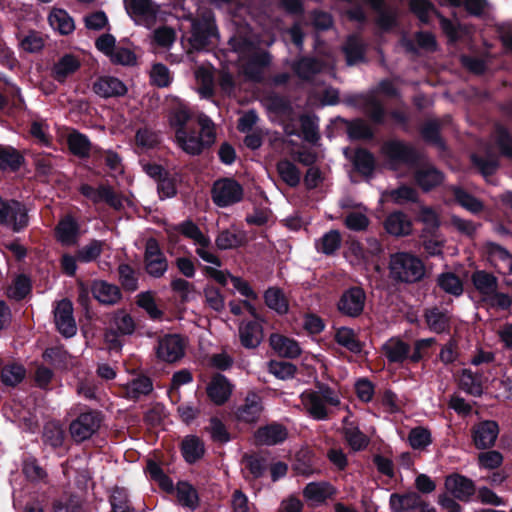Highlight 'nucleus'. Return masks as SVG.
I'll return each instance as SVG.
<instances>
[{
  "instance_id": "1",
  "label": "nucleus",
  "mask_w": 512,
  "mask_h": 512,
  "mask_svg": "<svg viewBox=\"0 0 512 512\" xmlns=\"http://www.w3.org/2000/svg\"><path fill=\"white\" fill-rule=\"evenodd\" d=\"M201 132L196 136L194 132L187 129L176 130V140L181 149L190 155H198L205 148L214 144L216 139L215 127L212 121L205 115L199 117Z\"/></svg>"
},
{
  "instance_id": "2",
  "label": "nucleus",
  "mask_w": 512,
  "mask_h": 512,
  "mask_svg": "<svg viewBox=\"0 0 512 512\" xmlns=\"http://www.w3.org/2000/svg\"><path fill=\"white\" fill-rule=\"evenodd\" d=\"M301 403L306 412L315 420H325L328 417L326 404L338 406L339 394L327 385H319L317 391L306 390L301 396Z\"/></svg>"
},
{
  "instance_id": "3",
  "label": "nucleus",
  "mask_w": 512,
  "mask_h": 512,
  "mask_svg": "<svg viewBox=\"0 0 512 512\" xmlns=\"http://www.w3.org/2000/svg\"><path fill=\"white\" fill-rule=\"evenodd\" d=\"M391 274L400 281L416 282L425 274L423 262L416 256L400 252L391 256Z\"/></svg>"
},
{
  "instance_id": "4",
  "label": "nucleus",
  "mask_w": 512,
  "mask_h": 512,
  "mask_svg": "<svg viewBox=\"0 0 512 512\" xmlns=\"http://www.w3.org/2000/svg\"><path fill=\"white\" fill-rule=\"evenodd\" d=\"M233 41V48L239 54L244 73L253 80H259L262 69L270 62L269 54L257 51L250 43L241 44L235 39Z\"/></svg>"
},
{
  "instance_id": "5",
  "label": "nucleus",
  "mask_w": 512,
  "mask_h": 512,
  "mask_svg": "<svg viewBox=\"0 0 512 512\" xmlns=\"http://www.w3.org/2000/svg\"><path fill=\"white\" fill-rule=\"evenodd\" d=\"M135 328V321L130 314L124 310L115 311L111 314L109 326L104 334L105 342L110 349L119 350L121 348L119 337L133 334Z\"/></svg>"
},
{
  "instance_id": "6",
  "label": "nucleus",
  "mask_w": 512,
  "mask_h": 512,
  "mask_svg": "<svg viewBox=\"0 0 512 512\" xmlns=\"http://www.w3.org/2000/svg\"><path fill=\"white\" fill-rule=\"evenodd\" d=\"M129 17L136 25L152 28L161 13L160 6L153 0H124Z\"/></svg>"
},
{
  "instance_id": "7",
  "label": "nucleus",
  "mask_w": 512,
  "mask_h": 512,
  "mask_svg": "<svg viewBox=\"0 0 512 512\" xmlns=\"http://www.w3.org/2000/svg\"><path fill=\"white\" fill-rule=\"evenodd\" d=\"M205 271L209 277L213 278L215 281L222 285H226L228 279H230L234 289L237 290L242 296L246 297V300L243 301L244 308L253 317H257V309L251 302V300H255L257 298V294L253 291L247 281L240 277L232 276L227 271H222L214 267H206Z\"/></svg>"
},
{
  "instance_id": "8",
  "label": "nucleus",
  "mask_w": 512,
  "mask_h": 512,
  "mask_svg": "<svg viewBox=\"0 0 512 512\" xmlns=\"http://www.w3.org/2000/svg\"><path fill=\"white\" fill-rule=\"evenodd\" d=\"M191 45L201 50L212 37H216L214 16L210 10H204L201 17L191 19Z\"/></svg>"
},
{
  "instance_id": "9",
  "label": "nucleus",
  "mask_w": 512,
  "mask_h": 512,
  "mask_svg": "<svg viewBox=\"0 0 512 512\" xmlns=\"http://www.w3.org/2000/svg\"><path fill=\"white\" fill-rule=\"evenodd\" d=\"M211 193L213 202L224 208L240 202L244 192L237 181L223 178L214 182Z\"/></svg>"
},
{
  "instance_id": "10",
  "label": "nucleus",
  "mask_w": 512,
  "mask_h": 512,
  "mask_svg": "<svg viewBox=\"0 0 512 512\" xmlns=\"http://www.w3.org/2000/svg\"><path fill=\"white\" fill-rule=\"evenodd\" d=\"M0 224L19 232L28 225L25 207L15 200H4L0 196Z\"/></svg>"
},
{
  "instance_id": "11",
  "label": "nucleus",
  "mask_w": 512,
  "mask_h": 512,
  "mask_svg": "<svg viewBox=\"0 0 512 512\" xmlns=\"http://www.w3.org/2000/svg\"><path fill=\"white\" fill-rule=\"evenodd\" d=\"M144 264L146 272L154 278H161L168 270V261L154 238L146 241Z\"/></svg>"
},
{
  "instance_id": "12",
  "label": "nucleus",
  "mask_w": 512,
  "mask_h": 512,
  "mask_svg": "<svg viewBox=\"0 0 512 512\" xmlns=\"http://www.w3.org/2000/svg\"><path fill=\"white\" fill-rule=\"evenodd\" d=\"M186 342L178 334H167L158 339L157 357L167 363L179 361L185 354Z\"/></svg>"
},
{
  "instance_id": "13",
  "label": "nucleus",
  "mask_w": 512,
  "mask_h": 512,
  "mask_svg": "<svg viewBox=\"0 0 512 512\" xmlns=\"http://www.w3.org/2000/svg\"><path fill=\"white\" fill-rule=\"evenodd\" d=\"M388 165L395 168L399 164H410L418 158L416 150L403 142L392 140L382 147Z\"/></svg>"
},
{
  "instance_id": "14",
  "label": "nucleus",
  "mask_w": 512,
  "mask_h": 512,
  "mask_svg": "<svg viewBox=\"0 0 512 512\" xmlns=\"http://www.w3.org/2000/svg\"><path fill=\"white\" fill-rule=\"evenodd\" d=\"M101 418L97 412L89 411L81 413L70 424L72 438L81 442L89 439L100 427Z\"/></svg>"
},
{
  "instance_id": "15",
  "label": "nucleus",
  "mask_w": 512,
  "mask_h": 512,
  "mask_svg": "<svg viewBox=\"0 0 512 512\" xmlns=\"http://www.w3.org/2000/svg\"><path fill=\"white\" fill-rule=\"evenodd\" d=\"M389 505L394 512H408L419 510V512H435V509L425 502L416 492L405 494L393 493L390 495Z\"/></svg>"
},
{
  "instance_id": "16",
  "label": "nucleus",
  "mask_w": 512,
  "mask_h": 512,
  "mask_svg": "<svg viewBox=\"0 0 512 512\" xmlns=\"http://www.w3.org/2000/svg\"><path fill=\"white\" fill-rule=\"evenodd\" d=\"M54 320L58 331L69 338L76 334L77 326L73 316L71 301L63 299L54 308Z\"/></svg>"
},
{
  "instance_id": "17",
  "label": "nucleus",
  "mask_w": 512,
  "mask_h": 512,
  "mask_svg": "<svg viewBox=\"0 0 512 512\" xmlns=\"http://www.w3.org/2000/svg\"><path fill=\"white\" fill-rule=\"evenodd\" d=\"M79 190L83 196L95 204L105 202L116 210L123 207V199L109 186L101 185L94 188L88 184H82Z\"/></svg>"
},
{
  "instance_id": "18",
  "label": "nucleus",
  "mask_w": 512,
  "mask_h": 512,
  "mask_svg": "<svg viewBox=\"0 0 512 512\" xmlns=\"http://www.w3.org/2000/svg\"><path fill=\"white\" fill-rule=\"evenodd\" d=\"M366 295L363 289L354 287L345 291L338 302L339 311L349 317L359 316L365 305Z\"/></svg>"
},
{
  "instance_id": "19",
  "label": "nucleus",
  "mask_w": 512,
  "mask_h": 512,
  "mask_svg": "<svg viewBox=\"0 0 512 512\" xmlns=\"http://www.w3.org/2000/svg\"><path fill=\"white\" fill-rule=\"evenodd\" d=\"M445 488L454 498L467 502L475 493L474 482L460 474H452L445 479Z\"/></svg>"
},
{
  "instance_id": "20",
  "label": "nucleus",
  "mask_w": 512,
  "mask_h": 512,
  "mask_svg": "<svg viewBox=\"0 0 512 512\" xmlns=\"http://www.w3.org/2000/svg\"><path fill=\"white\" fill-rule=\"evenodd\" d=\"M93 92L101 98L121 97L127 93V86L113 76L98 77L92 85Z\"/></svg>"
},
{
  "instance_id": "21",
  "label": "nucleus",
  "mask_w": 512,
  "mask_h": 512,
  "mask_svg": "<svg viewBox=\"0 0 512 512\" xmlns=\"http://www.w3.org/2000/svg\"><path fill=\"white\" fill-rule=\"evenodd\" d=\"M498 434L499 426L495 421H482L473 429L474 444L478 449L489 448L495 444Z\"/></svg>"
},
{
  "instance_id": "22",
  "label": "nucleus",
  "mask_w": 512,
  "mask_h": 512,
  "mask_svg": "<svg viewBox=\"0 0 512 512\" xmlns=\"http://www.w3.org/2000/svg\"><path fill=\"white\" fill-rule=\"evenodd\" d=\"M336 494V489L329 482H310L303 489V496L312 506L323 504Z\"/></svg>"
},
{
  "instance_id": "23",
  "label": "nucleus",
  "mask_w": 512,
  "mask_h": 512,
  "mask_svg": "<svg viewBox=\"0 0 512 512\" xmlns=\"http://www.w3.org/2000/svg\"><path fill=\"white\" fill-rule=\"evenodd\" d=\"M233 386L222 374L214 375L207 384L206 392L209 399L216 405L224 404L231 396Z\"/></svg>"
},
{
  "instance_id": "24",
  "label": "nucleus",
  "mask_w": 512,
  "mask_h": 512,
  "mask_svg": "<svg viewBox=\"0 0 512 512\" xmlns=\"http://www.w3.org/2000/svg\"><path fill=\"white\" fill-rule=\"evenodd\" d=\"M94 298L104 305H115L121 299V291L115 284L104 280H95L91 285Z\"/></svg>"
},
{
  "instance_id": "25",
  "label": "nucleus",
  "mask_w": 512,
  "mask_h": 512,
  "mask_svg": "<svg viewBox=\"0 0 512 512\" xmlns=\"http://www.w3.org/2000/svg\"><path fill=\"white\" fill-rule=\"evenodd\" d=\"M263 411L262 399L255 393L247 394L244 404L237 410V418L246 423H254L258 421Z\"/></svg>"
},
{
  "instance_id": "26",
  "label": "nucleus",
  "mask_w": 512,
  "mask_h": 512,
  "mask_svg": "<svg viewBox=\"0 0 512 512\" xmlns=\"http://www.w3.org/2000/svg\"><path fill=\"white\" fill-rule=\"evenodd\" d=\"M271 348L282 357L296 358L301 354V347L297 341L284 335L273 333L269 337Z\"/></svg>"
},
{
  "instance_id": "27",
  "label": "nucleus",
  "mask_w": 512,
  "mask_h": 512,
  "mask_svg": "<svg viewBox=\"0 0 512 512\" xmlns=\"http://www.w3.org/2000/svg\"><path fill=\"white\" fill-rule=\"evenodd\" d=\"M239 338L245 348H256L263 339L262 326L258 321L242 322L239 326Z\"/></svg>"
},
{
  "instance_id": "28",
  "label": "nucleus",
  "mask_w": 512,
  "mask_h": 512,
  "mask_svg": "<svg viewBox=\"0 0 512 512\" xmlns=\"http://www.w3.org/2000/svg\"><path fill=\"white\" fill-rule=\"evenodd\" d=\"M410 346L399 338L392 337L382 345L384 356L391 363H402L409 359Z\"/></svg>"
},
{
  "instance_id": "29",
  "label": "nucleus",
  "mask_w": 512,
  "mask_h": 512,
  "mask_svg": "<svg viewBox=\"0 0 512 512\" xmlns=\"http://www.w3.org/2000/svg\"><path fill=\"white\" fill-rule=\"evenodd\" d=\"M287 430L280 424H270L259 428L255 433L257 443L261 445H276L287 438Z\"/></svg>"
},
{
  "instance_id": "30",
  "label": "nucleus",
  "mask_w": 512,
  "mask_h": 512,
  "mask_svg": "<svg viewBox=\"0 0 512 512\" xmlns=\"http://www.w3.org/2000/svg\"><path fill=\"white\" fill-rule=\"evenodd\" d=\"M246 234L244 231L235 227L221 231L215 239V243L220 250H229L238 248L246 243Z\"/></svg>"
},
{
  "instance_id": "31",
  "label": "nucleus",
  "mask_w": 512,
  "mask_h": 512,
  "mask_svg": "<svg viewBox=\"0 0 512 512\" xmlns=\"http://www.w3.org/2000/svg\"><path fill=\"white\" fill-rule=\"evenodd\" d=\"M471 279L475 289L480 293L484 301L498 289L497 278L486 271H475Z\"/></svg>"
},
{
  "instance_id": "32",
  "label": "nucleus",
  "mask_w": 512,
  "mask_h": 512,
  "mask_svg": "<svg viewBox=\"0 0 512 512\" xmlns=\"http://www.w3.org/2000/svg\"><path fill=\"white\" fill-rule=\"evenodd\" d=\"M488 254L490 261L500 273H512V255L505 248L497 244H490Z\"/></svg>"
},
{
  "instance_id": "33",
  "label": "nucleus",
  "mask_w": 512,
  "mask_h": 512,
  "mask_svg": "<svg viewBox=\"0 0 512 512\" xmlns=\"http://www.w3.org/2000/svg\"><path fill=\"white\" fill-rule=\"evenodd\" d=\"M79 67V59L71 54H66L53 65L52 75L55 80L63 82L67 77L75 73Z\"/></svg>"
},
{
  "instance_id": "34",
  "label": "nucleus",
  "mask_w": 512,
  "mask_h": 512,
  "mask_svg": "<svg viewBox=\"0 0 512 512\" xmlns=\"http://www.w3.org/2000/svg\"><path fill=\"white\" fill-rule=\"evenodd\" d=\"M48 20L50 26L62 35H68L75 30L73 18L64 9L54 8Z\"/></svg>"
},
{
  "instance_id": "35",
  "label": "nucleus",
  "mask_w": 512,
  "mask_h": 512,
  "mask_svg": "<svg viewBox=\"0 0 512 512\" xmlns=\"http://www.w3.org/2000/svg\"><path fill=\"white\" fill-rule=\"evenodd\" d=\"M415 179L423 190L428 191L442 182L443 175L433 166L425 164L417 170Z\"/></svg>"
},
{
  "instance_id": "36",
  "label": "nucleus",
  "mask_w": 512,
  "mask_h": 512,
  "mask_svg": "<svg viewBox=\"0 0 512 512\" xmlns=\"http://www.w3.org/2000/svg\"><path fill=\"white\" fill-rule=\"evenodd\" d=\"M385 229L395 236L407 235L411 231V222L404 213L394 212L387 217Z\"/></svg>"
},
{
  "instance_id": "37",
  "label": "nucleus",
  "mask_w": 512,
  "mask_h": 512,
  "mask_svg": "<svg viewBox=\"0 0 512 512\" xmlns=\"http://www.w3.org/2000/svg\"><path fill=\"white\" fill-rule=\"evenodd\" d=\"M343 52L346 56L347 65L352 66L364 61L365 45L358 36L352 35L348 37Z\"/></svg>"
},
{
  "instance_id": "38",
  "label": "nucleus",
  "mask_w": 512,
  "mask_h": 512,
  "mask_svg": "<svg viewBox=\"0 0 512 512\" xmlns=\"http://www.w3.org/2000/svg\"><path fill=\"white\" fill-rule=\"evenodd\" d=\"M195 78L200 85L198 92L203 98H209L214 91V78L210 66L201 65L195 70Z\"/></svg>"
},
{
  "instance_id": "39",
  "label": "nucleus",
  "mask_w": 512,
  "mask_h": 512,
  "mask_svg": "<svg viewBox=\"0 0 512 512\" xmlns=\"http://www.w3.org/2000/svg\"><path fill=\"white\" fill-rule=\"evenodd\" d=\"M58 240L64 245H71L76 241L78 235V224L70 216L61 220L56 229Z\"/></svg>"
},
{
  "instance_id": "40",
  "label": "nucleus",
  "mask_w": 512,
  "mask_h": 512,
  "mask_svg": "<svg viewBox=\"0 0 512 512\" xmlns=\"http://www.w3.org/2000/svg\"><path fill=\"white\" fill-rule=\"evenodd\" d=\"M182 454L188 463L196 462L204 454L202 441L197 436H187L182 442Z\"/></svg>"
},
{
  "instance_id": "41",
  "label": "nucleus",
  "mask_w": 512,
  "mask_h": 512,
  "mask_svg": "<svg viewBox=\"0 0 512 512\" xmlns=\"http://www.w3.org/2000/svg\"><path fill=\"white\" fill-rule=\"evenodd\" d=\"M277 172L282 181H284L290 187H296L300 183L301 172L295 166V164L289 160H280L277 163Z\"/></svg>"
},
{
  "instance_id": "42",
  "label": "nucleus",
  "mask_w": 512,
  "mask_h": 512,
  "mask_svg": "<svg viewBox=\"0 0 512 512\" xmlns=\"http://www.w3.org/2000/svg\"><path fill=\"white\" fill-rule=\"evenodd\" d=\"M425 319L429 329L435 333H442L449 327V316L438 308L427 310Z\"/></svg>"
},
{
  "instance_id": "43",
  "label": "nucleus",
  "mask_w": 512,
  "mask_h": 512,
  "mask_svg": "<svg viewBox=\"0 0 512 512\" xmlns=\"http://www.w3.org/2000/svg\"><path fill=\"white\" fill-rule=\"evenodd\" d=\"M335 341L350 352L360 353L362 350L361 342L358 340L355 332L350 328H339L335 333Z\"/></svg>"
},
{
  "instance_id": "44",
  "label": "nucleus",
  "mask_w": 512,
  "mask_h": 512,
  "mask_svg": "<svg viewBox=\"0 0 512 512\" xmlns=\"http://www.w3.org/2000/svg\"><path fill=\"white\" fill-rule=\"evenodd\" d=\"M264 299L270 309L275 310L279 314L287 313L289 308L288 301L279 288H269L264 294Z\"/></svg>"
},
{
  "instance_id": "45",
  "label": "nucleus",
  "mask_w": 512,
  "mask_h": 512,
  "mask_svg": "<svg viewBox=\"0 0 512 512\" xmlns=\"http://www.w3.org/2000/svg\"><path fill=\"white\" fill-rule=\"evenodd\" d=\"M460 387L473 396H480L483 393L481 377L471 370L464 369L459 379Z\"/></svg>"
},
{
  "instance_id": "46",
  "label": "nucleus",
  "mask_w": 512,
  "mask_h": 512,
  "mask_svg": "<svg viewBox=\"0 0 512 512\" xmlns=\"http://www.w3.org/2000/svg\"><path fill=\"white\" fill-rule=\"evenodd\" d=\"M342 243V237L338 230H330L316 243L318 251L330 255L337 251Z\"/></svg>"
},
{
  "instance_id": "47",
  "label": "nucleus",
  "mask_w": 512,
  "mask_h": 512,
  "mask_svg": "<svg viewBox=\"0 0 512 512\" xmlns=\"http://www.w3.org/2000/svg\"><path fill=\"white\" fill-rule=\"evenodd\" d=\"M344 435L353 450H362L368 445V438L353 423L345 422Z\"/></svg>"
},
{
  "instance_id": "48",
  "label": "nucleus",
  "mask_w": 512,
  "mask_h": 512,
  "mask_svg": "<svg viewBox=\"0 0 512 512\" xmlns=\"http://www.w3.org/2000/svg\"><path fill=\"white\" fill-rule=\"evenodd\" d=\"M170 285L172 291L180 297L182 302H190L197 298L198 292L195 285L185 279L174 278Z\"/></svg>"
},
{
  "instance_id": "49",
  "label": "nucleus",
  "mask_w": 512,
  "mask_h": 512,
  "mask_svg": "<svg viewBox=\"0 0 512 512\" xmlns=\"http://www.w3.org/2000/svg\"><path fill=\"white\" fill-rule=\"evenodd\" d=\"M177 230L180 231L186 238H189L193 241L194 245L199 246L200 244L210 245L211 240L209 237L205 236L199 227L191 222L185 221L177 226Z\"/></svg>"
},
{
  "instance_id": "50",
  "label": "nucleus",
  "mask_w": 512,
  "mask_h": 512,
  "mask_svg": "<svg viewBox=\"0 0 512 512\" xmlns=\"http://www.w3.org/2000/svg\"><path fill=\"white\" fill-rule=\"evenodd\" d=\"M295 73L303 79H310L314 74L324 70V66L312 58H302L293 65Z\"/></svg>"
},
{
  "instance_id": "51",
  "label": "nucleus",
  "mask_w": 512,
  "mask_h": 512,
  "mask_svg": "<svg viewBox=\"0 0 512 512\" xmlns=\"http://www.w3.org/2000/svg\"><path fill=\"white\" fill-rule=\"evenodd\" d=\"M177 499L182 506L195 509L198 504L196 490L187 482H179L176 487Z\"/></svg>"
},
{
  "instance_id": "52",
  "label": "nucleus",
  "mask_w": 512,
  "mask_h": 512,
  "mask_svg": "<svg viewBox=\"0 0 512 512\" xmlns=\"http://www.w3.org/2000/svg\"><path fill=\"white\" fill-rule=\"evenodd\" d=\"M68 146L70 151L79 157H85L90 151V141L88 138L78 132H73L68 136Z\"/></svg>"
},
{
  "instance_id": "53",
  "label": "nucleus",
  "mask_w": 512,
  "mask_h": 512,
  "mask_svg": "<svg viewBox=\"0 0 512 512\" xmlns=\"http://www.w3.org/2000/svg\"><path fill=\"white\" fill-rule=\"evenodd\" d=\"M438 285L446 293L460 296L463 293L461 280L453 273H443L438 277Z\"/></svg>"
},
{
  "instance_id": "54",
  "label": "nucleus",
  "mask_w": 512,
  "mask_h": 512,
  "mask_svg": "<svg viewBox=\"0 0 512 512\" xmlns=\"http://www.w3.org/2000/svg\"><path fill=\"white\" fill-rule=\"evenodd\" d=\"M472 161L485 177L494 173L498 167V157L490 148H487L486 150V159L477 155H472Z\"/></svg>"
},
{
  "instance_id": "55",
  "label": "nucleus",
  "mask_w": 512,
  "mask_h": 512,
  "mask_svg": "<svg viewBox=\"0 0 512 512\" xmlns=\"http://www.w3.org/2000/svg\"><path fill=\"white\" fill-rule=\"evenodd\" d=\"M360 104H363L365 112L369 114L373 121L380 123L384 118V110L375 98L374 94L360 96Z\"/></svg>"
},
{
  "instance_id": "56",
  "label": "nucleus",
  "mask_w": 512,
  "mask_h": 512,
  "mask_svg": "<svg viewBox=\"0 0 512 512\" xmlns=\"http://www.w3.org/2000/svg\"><path fill=\"white\" fill-rule=\"evenodd\" d=\"M147 472L150 478L157 482L164 491H173L172 480L167 475H165V473L157 463H155L154 461H148Z\"/></svg>"
},
{
  "instance_id": "57",
  "label": "nucleus",
  "mask_w": 512,
  "mask_h": 512,
  "mask_svg": "<svg viewBox=\"0 0 512 512\" xmlns=\"http://www.w3.org/2000/svg\"><path fill=\"white\" fill-rule=\"evenodd\" d=\"M354 166L363 175H369L374 168V158L367 150L359 149L354 154Z\"/></svg>"
},
{
  "instance_id": "58",
  "label": "nucleus",
  "mask_w": 512,
  "mask_h": 512,
  "mask_svg": "<svg viewBox=\"0 0 512 512\" xmlns=\"http://www.w3.org/2000/svg\"><path fill=\"white\" fill-rule=\"evenodd\" d=\"M23 161L22 156L15 149L0 150V169L17 170Z\"/></svg>"
},
{
  "instance_id": "59",
  "label": "nucleus",
  "mask_w": 512,
  "mask_h": 512,
  "mask_svg": "<svg viewBox=\"0 0 512 512\" xmlns=\"http://www.w3.org/2000/svg\"><path fill=\"white\" fill-rule=\"evenodd\" d=\"M103 248V242L98 240H93L81 249L78 250L77 259L81 262H91L97 259Z\"/></svg>"
},
{
  "instance_id": "60",
  "label": "nucleus",
  "mask_w": 512,
  "mask_h": 512,
  "mask_svg": "<svg viewBox=\"0 0 512 512\" xmlns=\"http://www.w3.org/2000/svg\"><path fill=\"white\" fill-rule=\"evenodd\" d=\"M453 191L457 202L468 211L477 213L482 210V203L464 190L460 188H454Z\"/></svg>"
},
{
  "instance_id": "61",
  "label": "nucleus",
  "mask_w": 512,
  "mask_h": 512,
  "mask_svg": "<svg viewBox=\"0 0 512 512\" xmlns=\"http://www.w3.org/2000/svg\"><path fill=\"white\" fill-rule=\"evenodd\" d=\"M25 376V369L21 365H8L2 369L1 378L4 384L15 386Z\"/></svg>"
},
{
  "instance_id": "62",
  "label": "nucleus",
  "mask_w": 512,
  "mask_h": 512,
  "mask_svg": "<svg viewBox=\"0 0 512 512\" xmlns=\"http://www.w3.org/2000/svg\"><path fill=\"white\" fill-rule=\"evenodd\" d=\"M408 440L413 449H423L431 443V434L427 429L417 427L410 431Z\"/></svg>"
},
{
  "instance_id": "63",
  "label": "nucleus",
  "mask_w": 512,
  "mask_h": 512,
  "mask_svg": "<svg viewBox=\"0 0 512 512\" xmlns=\"http://www.w3.org/2000/svg\"><path fill=\"white\" fill-rule=\"evenodd\" d=\"M110 503L113 512H133L129 505L127 493L123 489L116 488L113 490Z\"/></svg>"
},
{
  "instance_id": "64",
  "label": "nucleus",
  "mask_w": 512,
  "mask_h": 512,
  "mask_svg": "<svg viewBox=\"0 0 512 512\" xmlns=\"http://www.w3.org/2000/svg\"><path fill=\"white\" fill-rule=\"evenodd\" d=\"M493 138L501 153L512 159V139L507 130L503 127H497Z\"/></svg>"
}]
</instances>
